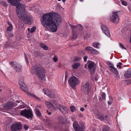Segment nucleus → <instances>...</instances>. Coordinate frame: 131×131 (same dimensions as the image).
<instances>
[{
  "mask_svg": "<svg viewBox=\"0 0 131 131\" xmlns=\"http://www.w3.org/2000/svg\"><path fill=\"white\" fill-rule=\"evenodd\" d=\"M12 28V26H10L8 27L7 28V30L8 31H10Z\"/></svg>",
  "mask_w": 131,
  "mask_h": 131,
  "instance_id": "36",
  "label": "nucleus"
},
{
  "mask_svg": "<svg viewBox=\"0 0 131 131\" xmlns=\"http://www.w3.org/2000/svg\"><path fill=\"white\" fill-rule=\"evenodd\" d=\"M94 62L91 61H90L89 63L88 66V68L91 74H93L95 72L96 68L94 66Z\"/></svg>",
  "mask_w": 131,
  "mask_h": 131,
  "instance_id": "11",
  "label": "nucleus"
},
{
  "mask_svg": "<svg viewBox=\"0 0 131 131\" xmlns=\"http://www.w3.org/2000/svg\"><path fill=\"white\" fill-rule=\"evenodd\" d=\"M58 58L56 56H54L53 58V60L54 62H56L57 61Z\"/></svg>",
  "mask_w": 131,
  "mask_h": 131,
  "instance_id": "35",
  "label": "nucleus"
},
{
  "mask_svg": "<svg viewBox=\"0 0 131 131\" xmlns=\"http://www.w3.org/2000/svg\"><path fill=\"white\" fill-rule=\"evenodd\" d=\"M46 104L48 108H51L52 110H55L54 106H53V104L50 102H46Z\"/></svg>",
  "mask_w": 131,
  "mask_h": 131,
  "instance_id": "19",
  "label": "nucleus"
},
{
  "mask_svg": "<svg viewBox=\"0 0 131 131\" xmlns=\"http://www.w3.org/2000/svg\"><path fill=\"white\" fill-rule=\"evenodd\" d=\"M91 85L89 83L87 82L83 86V91L85 94H88L91 91Z\"/></svg>",
  "mask_w": 131,
  "mask_h": 131,
  "instance_id": "8",
  "label": "nucleus"
},
{
  "mask_svg": "<svg viewBox=\"0 0 131 131\" xmlns=\"http://www.w3.org/2000/svg\"><path fill=\"white\" fill-rule=\"evenodd\" d=\"M43 90L44 93L48 96L49 94V93H51V91H49V90L48 89H43Z\"/></svg>",
  "mask_w": 131,
  "mask_h": 131,
  "instance_id": "23",
  "label": "nucleus"
},
{
  "mask_svg": "<svg viewBox=\"0 0 131 131\" xmlns=\"http://www.w3.org/2000/svg\"><path fill=\"white\" fill-rule=\"evenodd\" d=\"M109 128L107 125H105L103 126L102 131H109Z\"/></svg>",
  "mask_w": 131,
  "mask_h": 131,
  "instance_id": "25",
  "label": "nucleus"
},
{
  "mask_svg": "<svg viewBox=\"0 0 131 131\" xmlns=\"http://www.w3.org/2000/svg\"><path fill=\"white\" fill-rule=\"evenodd\" d=\"M44 50H48V47L46 45H45L43 48Z\"/></svg>",
  "mask_w": 131,
  "mask_h": 131,
  "instance_id": "43",
  "label": "nucleus"
},
{
  "mask_svg": "<svg viewBox=\"0 0 131 131\" xmlns=\"http://www.w3.org/2000/svg\"><path fill=\"white\" fill-rule=\"evenodd\" d=\"M67 76L66 75L65 76V80H66L67 79Z\"/></svg>",
  "mask_w": 131,
  "mask_h": 131,
  "instance_id": "56",
  "label": "nucleus"
},
{
  "mask_svg": "<svg viewBox=\"0 0 131 131\" xmlns=\"http://www.w3.org/2000/svg\"><path fill=\"white\" fill-rule=\"evenodd\" d=\"M70 108L71 109V111L72 112L74 111L75 108L73 106H70Z\"/></svg>",
  "mask_w": 131,
  "mask_h": 131,
  "instance_id": "37",
  "label": "nucleus"
},
{
  "mask_svg": "<svg viewBox=\"0 0 131 131\" xmlns=\"http://www.w3.org/2000/svg\"><path fill=\"white\" fill-rule=\"evenodd\" d=\"M119 45L121 47L122 49H125V48L124 47L121 43H119Z\"/></svg>",
  "mask_w": 131,
  "mask_h": 131,
  "instance_id": "46",
  "label": "nucleus"
},
{
  "mask_svg": "<svg viewBox=\"0 0 131 131\" xmlns=\"http://www.w3.org/2000/svg\"><path fill=\"white\" fill-rule=\"evenodd\" d=\"M25 54V58L26 60V61H27L28 60V59H27V57L25 55V54Z\"/></svg>",
  "mask_w": 131,
  "mask_h": 131,
  "instance_id": "53",
  "label": "nucleus"
},
{
  "mask_svg": "<svg viewBox=\"0 0 131 131\" xmlns=\"http://www.w3.org/2000/svg\"><path fill=\"white\" fill-rule=\"evenodd\" d=\"M90 48L91 49L89 52L94 54H98V52L97 50L92 47L91 48Z\"/></svg>",
  "mask_w": 131,
  "mask_h": 131,
  "instance_id": "20",
  "label": "nucleus"
},
{
  "mask_svg": "<svg viewBox=\"0 0 131 131\" xmlns=\"http://www.w3.org/2000/svg\"><path fill=\"white\" fill-rule=\"evenodd\" d=\"M128 81H129V82L131 83V80H129Z\"/></svg>",
  "mask_w": 131,
  "mask_h": 131,
  "instance_id": "62",
  "label": "nucleus"
},
{
  "mask_svg": "<svg viewBox=\"0 0 131 131\" xmlns=\"http://www.w3.org/2000/svg\"><path fill=\"white\" fill-rule=\"evenodd\" d=\"M28 95H30L32 97H34L35 98L39 101H40V100L38 97L37 96L35 95L30 93L28 92L27 93Z\"/></svg>",
  "mask_w": 131,
  "mask_h": 131,
  "instance_id": "22",
  "label": "nucleus"
},
{
  "mask_svg": "<svg viewBox=\"0 0 131 131\" xmlns=\"http://www.w3.org/2000/svg\"><path fill=\"white\" fill-rule=\"evenodd\" d=\"M36 29V27L35 26H33L30 29V32L31 33H33L35 31Z\"/></svg>",
  "mask_w": 131,
  "mask_h": 131,
  "instance_id": "28",
  "label": "nucleus"
},
{
  "mask_svg": "<svg viewBox=\"0 0 131 131\" xmlns=\"http://www.w3.org/2000/svg\"><path fill=\"white\" fill-rule=\"evenodd\" d=\"M68 83L70 86L73 89L79 84L80 82L79 79L75 76L71 77L68 80Z\"/></svg>",
  "mask_w": 131,
  "mask_h": 131,
  "instance_id": "5",
  "label": "nucleus"
},
{
  "mask_svg": "<svg viewBox=\"0 0 131 131\" xmlns=\"http://www.w3.org/2000/svg\"><path fill=\"white\" fill-rule=\"evenodd\" d=\"M32 69L38 75L39 78L41 80H42L44 79L46 72L43 67L41 66L35 65L32 67Z\"/></svg>",
  "mask_w": 131,
  "mask_h": 131,
  "instance_id": "3",
  "label": "nucleus"
},
{
  "mask_svg": "<svg viewBox=\"0 0 131 131\" xmlns=\"http://www.w3.org/2000/svg\"><path fill=\"white\" fill-rule=\"evenodd\" d=\"M21 101H18V100H17V101H16V102L17 103H19L20 102H21Z\"/></svg>",
  "mask_w": 131,
  "mask_h": 131,
  "instance_id": "57",
  "label": "nucleus"
},
{
  "mask_svg": "<svg viewBox=\"0 0 131 131\" xmlns=\"http://www.w3.org/2000/svg\"><path fill=\"white\" fill-rule=\"evenodd\" d=\"M99 101L100 102H101V101H102V100L100 98H99Z\"/></svg>",
  "mask_w": 131,
  "mask_h": 131,
  "instance_id": "58",
  "label": "nucleus"
},
{
  "mask_svg": "<svg viewBox=\"0 0 131 131\" xmlns=\"http://www.w3.org/2000/svg\"><path fill=\"white\" fill-rule=\"evenodd\" d=\"M10 64L17 72H20L22 70V67L21 65L16 62H10Z\"/></svg>",
  "mask_w": 131,
  "mask_h": 131,
  "instance_id": "9",
  "label": "nucleus"
},
{
  "mask_svg": "<svg viewBox=\"0 0 131 131\" xmlns=\"http://www.w3.org/2000/svg\"><path fill=\"white\" fill-rule=\"evenodd\" d=\"M93 81L94 80L95 81H96L97 80V78L96 77H95L93 79Z\"/></svg>",
  "mask_w": 131,
  "mask_h": 131,
  "instance_id": "51",
  "label": "nucleus"
},
{
  "mask_svg": "<svg viewBox=\"0 0 131 131\" xmlns=\"http://www.w3.org/2000/svg\"><path fill=\"white\" fill-rule=\"evenodd\" d=\"M108 117L107 116H105V118H107Z\"/></svg>",
  "mask_w": 131,
  "mask_h": 131,
  "instance_id": "63",
  "label": "nucleus"
},
{
  "mask_svg": "<svg viewBox=\"0 0 131 131\" xmlns=\"http://www.w3.org/2000/svg\"><path fill=\"white\" fill-rule=\"evenodd\" d=\"M62 1L64 3L66 1V0H62Z\"/></svg>",
  "mask_w": 131,
  "mask_h": 131,
  "instance_id": "60",
  "label": "nucleus"
},
{
  "mask_svg": "<svg viewBox=\"0 0 131 131\" xmlns=\"http://www.w3.org/2000/svg\"><path fill=\"white\" fill-rule=\"evenodd\" d=\"M122 65V63L119 62V63L117 65V67H119V68L121 69V66Z\"/></svg>",
  "mask_w": 131,
  "mask_h": 131,
  "instance_id": "39",
  "label": "nucleus"
},
{
  "mask_svg": "<svg viewBox=\"0 0 131 131\" xmlns=\"http://www.w3.org/2000/svg\"><path fill=\"white\" fill-rule=\"evenodd\" d=\"M80 63H75L72 66V67L73 69H77L80 66Z\"/></svg>",
  "mask_w": 131,
  "mask_h": 131,
  "instance_id": "21",
  "label": "nucleus"
},
{
  "mask_svg": "<svg viewBox=\"0 0 131 131\" xmlns=\"http://www.w3.org/2000/svg\"><path fill=\"white\" fill-rule=\"evenodd\" d=\"M93 101L94 103L97 104L98 102L97 99V98L95 97H94L93 98Z\"/></svg>",
  "mask_w": 131,
  "mask_h": 131,
  "instance_id": "33",
  "label": "nucleus"
},
{
  "mask_svg": "<svg viewBox=\"0 0 131 131\" xmlns=\"http://www.w3.org/2000/svg\"><path fill=\"white\" fill-rule=\"evenodd\" d=\"M48 114L49 115H50L51 114V113L50 112H49L48 113Z\"/></svg>",
  "mask_w": 131,
  "mask_h": 131,
  "instance_id": "59",
  "label": "nucleus"
},
{
  "mask_svg": "<svg viewBox=\"0 0 131 131\" xmlns=\"http://www.w3.org/2000/svg\"><path fill=\"white\" fill-rule=\"evenodd\" d=\"M19 83L22 90L27 94L28 93V92L27 86L24 82L23 80H20L19 81Z\"/></svg>",
  "mask_w": 131,
  "mask_h": 131,
  "instance_id": "13",
  "label": "nucleus"
},
{
  "mask_svg": "<svg viewBox=\"0 0 131 131\" xmlns=\"http://www.w3.org/2000/svg\"><path fill=\"white\" fill-rule=\"evenodd\" d=\"M88 58V57L87 56H84L83 57V59H84V61L85 62H86L87 61V59Z\"/></svg>",
  "mask_w": 131,
  "mask_h": 131,
  "instance_id": "45",
  "label": "nucleus"
},
{
  "mask_svg": "<svg viewBox=\"0 0 131 131\" xmlns=\"http://www.w3.org/2000/svg\"><path fill=\"white\" fill-rule=\"evenodd\" d=\"M105 94L104 93H103L102 95V97L103 99L104 100H105Z\"/></svg>",
  "mask_w": 131,
  "mask_h": 131,
  "instance_id": "41",
  "label": "nucleus"
},
{
  "mask_svg": "<svg viewBox=\"0 0 131 131\" xmlns=\"http://www.w3.org/2000/svg\"><path fill=\"white\" fill-rule=\"evenodd\" d=\"M73 126L75 131H84L83 128L80 127L76 122L74 123Z\"/></svg>",
  "mask_w": 131,
  "mask_h": 131,
  "instance_id": "15",
  "label": "nucleus"
},
{
  "mask_svg": "<svg viewBox=\"0 0 131 131\" xmlns=\"http://www.w3.org/2000/svg\"><path fill=\"white\" fill-rule=\"evenodd\" d=\"M109 67L111 68V70L113 73L115 74L116 75H117L118 74V71L116 68L112 66H110Z\"/></svg>",
  "mask_w": 131,
  "mask_h": 131,
  "instance_id": "18",
  "label": "nucleus"
},
{
  "mask_svg": "<svg viewBox=\"0 0 131 131\" xmlns=\"http://www.w3.org/2000/svg\"><path fill=\"white\" fill-rule=\"evenodd\" d=\"M80 110L81 111L83 112L84 110V109L83 107H82L80 108Z\"/></svg>",
  "mask_w": 131,
  "mask_h": 131,
  "instance_id": "48",
  "label": "nucleus"
},
{
  "mask_svg": "<svg viewBox=\"0 0 131 131\" xmlns=\"http://www.w3.org/2000/svg\"><path fill=\"white\" fill-rule=\"evenodd\" d=\"M98 110L97 111V113H94V114L95 116H97V118L99 119L101 121H104V118L103 116L100 115L99 113L98 112Z\"/></svg>",
  "mask_w": 131,
  "mask_h": 131,
  "instance_id": "17",
  "label": "nucleus"
},
{
  "mask_svg": "<svg viewBox=\"0 0 131 131\" xmlns=\"http://www.w3.org/2000/svg\"><path fill=\"white\" fill-rule=\"evenodd\" d=\"M109 98L110 99V101L112 102L113 100L111 96H109Z\"/></svg>",
  "mask_w": 131,
  "mask_h": 131,
  "instance_id": "50",
  "label": "nucleus"
},
{
  "mask_svg": "<svg viewBox=\"0 0 131 131\" xmlns=\"http://www.w3.org/2000/svg\"><path fill=\"white\" fill-rule=\"evenodd\" d=\"M119 12V11L113 12V15L111 17L110 19L111 21L115 23H117L119 22V19L118 14Z\"/></svg>",
  "mask_w": 131,
  "mask_h": 131,
  "instance_id": "7",
  "label": "nucleus"
},
{
  "mask_svg": "<svg viewBox=\"0 0 131 131\" xmlns=\"http://www.w3.org/2000/svg\"><path fill=\"white\" fill-rule=\"evenodd\" d=\"M107 63L108 64L110 65V66H111V65H112L111 63L110 62H108Z\"/></svg>",
  "mask_w": 131,
  "mask_h": 131,
  "instance_id": "54",
  "label": "nucleus"
},
{
  "mask_svg": "<svg viewBox=\"0 0 131 131\" xmlns=\"http://www.w3.org/2000/svg\"><path fill=\"white\" fill-rule=\"evenodd\" d=\"M73 38H77V35L76 33L73 32Z\"/></svg>",
  "mask_w": 131,
  "mask_h": 131,
  "instance_id": "34",
  "label": "nucleus"
},
{
  "mask_svg": "<svg viewBox=\"0 0 131 131\" xmlns=\"http://www.w3.org/2000/svg\"><path fill=\"white\" fill-rule=\"evenodd\" d=\"M63 119L62 117H58V120L60 122H62Z\"/></svg>",
  "mask_w": 131,
  "mask_h": 131,
  "instance_id": "38",
  "label": "nucleus"
},
{
  "mask_svg": "<svg viewBox=\"0 0 131 131\" xmlns=\"http://www.w3.org/2000/svg\"><path fill=\"white\" fill-rule=\"evenodd\" d=\"M112 103V102H111V101H109L108 102V103L109 105H110Z\"/></svg>",
  "mask_w": 131,
  "mask_h": 131,
  "instance_id": "49",
  "label": "nucleus"
},
{
  "mask_svg": "<svg viewBox=\"0 0 131 131\" xmlns=\"http://www.w3.org/2000/svg\"><path fill=\"white\" fill-rule=\"evenodd\" d=\"M27 30H28V31L29 32H30V28H28V29H27Z\"/></svg>",
  "mask_w": 131,
  "mask_h": 131,
  "instance_id": "55",
  "label": "nucleus"
},
{
  "mask_svg": "<svg viewBox=\"0 0 131 131\" xmlns=\"http://www.w3.org/2000/svg\"><path fill=\"white\" fill-rule=\"evenodd\" d=\"M91 47L90 46H88L86 47L85 48V50L87 52H89L91 48H91Z\"/></svg>",
  "mask_w": 131,
  "mask_h": 131,
  "instance_id": "32",
  "label": "nucleus"
},
{
  "mask_svg": "<svg viewBox=\"0 0 131 131\" xmlns=\"http://www.w3.org/2000/svg\"><path fill=\"white\" fill-rule=\"evenodd\" d=\"M48 96L50 97L53 98L55 97H56V95L53 92L51 91V93H49Z\"/></svg>",
  "mask_w": 131,
  "mask_h": 131,
  "instance_id": "26",
  "label": "nucleus"
},
{
  "mask_svg": "<svg viewBox=\"0 0 131 131\" xmlns=\"http://www.w3.org/2000/svg\"><path fill=\"white\" fill-rule=\"evenodd\" d=\"M125 78H128L131 77V69H128L124 74Z\"/></svg>",
  "mask_w": 131,
  "mask_h": 131,
  "instance_id": "16",
  "label": "nucleus"
},
{
  "mask_svg": "<svg viewBox=\"0 0 131 131\" xmlns=\"http://www.w3.org/2000/svg\"><path fill=\"white\" fill-rule=\"evenodd\" d=\"M101 27L103 33L108 37H110V34L107 27L105 25H102L101 26Z\"/></svg>",
  "mask_w": 131,
  "mask_h": 131,
  "instance_id": "12",
  "label": "nucleus"
},
{
  "mask_svg": "<svg viewBox=\"0 0 131 131\" xmlns=\"http://www.w3.org/2000/svg\"><path fill=\"white\" fill-rule=\"evenodd\" d=\"M24 128L26 129H27L28 128V127L26 125H25L24 126Z\"/></svg>",
  "mask_w": 131,
  "mask_h": 131,
  "instance_id": "47",
  "label": "nucleus"
},
{
  "mask_svg": "<svg viewBox=\"0 0 131 131\" xmlns=\"http://www.w3.org/2000/svg\"><path fill=\"white\" fill-rule=\"evenodd\" d=\"M7 24H8L9 25V26H12V25L11 23H10V22H8V23H7Z\"/></svg>",
  "mask_w": 131,
  "mask_h": 131,
  "instance_id": "52",
  "label": "nucleus"
},
{
  "mask_svg": "<svg viewBox=\"0 0 131 131\" xmlns=\"http://www.w3.org/2000/svg\"><path fill=\"white\" fill-rule=\"evenodd\" d=\"M81 58L80 57H76L74 58V61H78L80 60Z\"/></svg>",
  "mask_w": 131,
  "mask_h": 131,
  "instance_id": "30",
  "label": "nucleus"
},
{
  "mask_svg": "<svg viewBox=\"0 0 131 131\" xmlns=\"http://www.w3.org/2000/svg\"><path fill=\"white\" fill-rule=\"evenodd\" d=\"M61 16L58 14L48 13L42 17V23L43 26L51 31L55 32L57 29L56 23L58 24L62 21Z\"/></svg>",
  "mask_w": 131,
  "mask_h": 131,
  "instance_id": "1",
  "label": "nucleus"
},
{
  "mask_svg": "<svg viewBox=\"0 0 131 131\" xmlns=\"http://www.w3.org/2000/svg\"><path fill=\"white\" fill-rule=\"evenodd\" d=\"M35 111L38 117H40L41 116V114L39 110L37 109L35 110Z\"/></svg>",
  "mask_w": 131,
  "mask_h": 131,
  "instance_id": "24",
  "label": "nucleus"
},
{
  "mask_svg": "<svg viewBox=\"0 0 131 131\" xmlns=\"http://www.w3.org/2000/svg\"><path fill=\"white\" fill-rule=\"evenodd\" d=\"M1 3L2 5L5 7H7V3L5 2H1Z\"/></svg>",
  "mask_w": 131,
  "mask_h": 131,
  "instance_id": "31",
  "label": "nucleus"
},
{
  "mask_svg": "<svg viewBox=\"0 0 131 131\" xmlns=\"http://www.w3.org/2000/svg\"><path fill=\"white\" fill-rule=\"evenodd\" d=\"M21 0H7L8 2L13 6L16 7V12L19 18L22 20L27 22V24H31L32 22L29 17L27 16V14L25 10V6L19 2Z\"/></svg>",
  "mask_w": 131,
  "mask_h": 131,
  "instance_id": "2",
  "label": "nucleus"
},
{
  "mask_svg": "<svg viewBox=\"0 0 131 131\" xmlns=\"http://www.w3.org/2000/svg\"><path fill=\"white\" fill-rule=\"evenodd\" d=\"M87 106V105H84V107H86Z\"/></svg>",
  "mask_w": 131,
  "mask_h": 131,
  "instance_id": "64",
  "label": "nucleus"
},
{
  "mask_svg": "<svg viewBox=\"0 0 131 131\" xmlns=\"http://www.w3.org/2000/svg\"><path fill=\"white\" fill-rule=\"evenodd\" d=\"M45 45V44L42 43H40V45L41 47L43 48Z\"/></svg>",
  "mask_w": 131,
  "mask_h": 131,
  "instance_id": "44",
  "label": "nucleus"
},
{
  "mask_svg": "<svg viewBox=\"0 0 131 131\" xmlns=\"http://www.w3.org/2000/svg\"><path fill=\"white\" fill-rule=\"evenodd\" d=\"M20 113L21 115L28 118H32L33 116L32 112L31 110L25 109L22 111Z\"/></svg>",
  "mask_w": 131,
  "mask_h": 131,
  "instance_id": "6",
  "label": "nucleus"
},
{
  "mask_svg": "<svg viewBox=\"0 0 131 131\" xmlns=\"http://www.w3.org/2000/svg\"><path fill=\"white\" fill-rule=\"evenodd\" d=\"M14 106V104L12 102H9L6 103L4 106L5 110H9Z\"/></svg>",
  "mask_w": 131,
  "mask_h": 131,
  "instance_id": "14",
  "label": "nucleus"
},
{
  "mask_svg": "<svg viewBox=\"0 0 131 131\" xmlns=\"http://www.w3.org/2000/svg\"><path fill=\"white\" fill-rule=\"evenodd\" d=\"M70 27H71V28L72 29V30H73L74 29L76 28V27H77V26H73L71 25H70Z\"/></svg>",
  "mask_w": 131,
  "mask_h": 131,
  "instance_id": "40",
  "label": "nucleus"
},
{
  "mask_svg": "<svg viewBox=\"0 0 131 131\" xmlns=\"http://www.w3.org/2000/svg\"><path fill=\"white\" fill-rule=\"evenodd\" d=\"M22 128L21 124L20 123H16L13 124L11 126V129L12 131H16L20 130Z\"/></svg>",
  "mask_w": 131,
  "mask_h": 131,
  "instance_id": "10",
  "label": "nucleus"
},
{
  "mask_svg": "<svg viewBox=\"0 0 131 131\" xmlns=\"http://www.w3.org/2000/svg\"><path fill=\"white\" fill-rule=\"evenodd\" d=\"M52 102L53 104L56 106L57 108L62 113L66 114L68 113V109L67 107L58 104L56 101H55L54 100H52Z\"/></svg>",
  "mask_w": 131,
  "mask_h": 131,
  "instance_id": "4",
  "label": "nucleus"
},
{
  "mask_svg": "<svg viewBox=\"0 0 131 131\" xmlns=\"http://www.w3.org/2000/svg\"><path fill=\"white\" fill-rule=\"evenodd\" d=\"M31 0H26V1L27 2H29L31 1Z\"/></svg>",
  "mask_w": 131,
  "mask_h": 131,
  "instance_id": "61",
  "label": "nucleus"
},
{
  "mask_svg": "<svg viewBox=\"0 0 131 131\" xmlns=\"http://www.w3.org/2000/svg\"><path fill=\"white\" fill-rule=\"evenodd\" d=\"M122 4L124 6H126L127 5V3L125 1H123L122 2Z\"/></svg>",
  "mask_w": 131,
  "mask_h": 131,
  "instance_id": "42",
  "label": "nucleus"
},
{
  "mask_svg": "<svg viewBox=\"0 0 131 131\" xmlns=\"http://www.w3.org/2000/svg\"><path fill=\"white\" fill-rule=\"evenodd\" d=\"M77 28H78L80 31H81L82 30L83 27L81 25H78L77 26Z\"/></svg>",
  "mask_w": 131,
  "mask_h": 131,
  "instance_id": "29",
  "label": "nucleus"
},
{
  "mask_svg": "<svg viewBox=\"0 0 131 131\" xmlns=\"http://www.w3.org/2000/svg\"><path fill=\"white\" fill-rule=\"evenodd\" d=\"M99 45L100 44L99 43L96 42H94L93 43V47L96 48H99Z\"/></svg>",
  "mask_w": 131,
  "mask_h": 131,
  "instance_id": "27",
  "label": "nucleus"
}]
</instances>
